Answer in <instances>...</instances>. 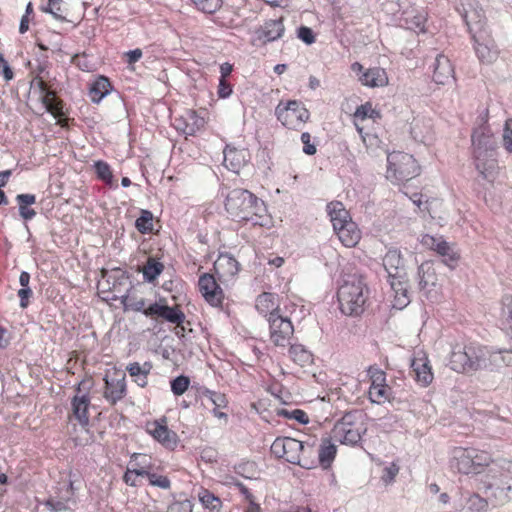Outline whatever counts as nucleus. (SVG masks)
Here are the masks:
<instances>
[{
    "label": "nucleus",
    "instance_id": "obj_47",
    "mask_svg": "<svg viewBox=\"0 0 512 512\" xmlns=\"http://www.w3.org/2000/svg\"><path fill=\"white\" fill-rule=\"evenodd\" d=\"M142 474H144V477H146L149 483L153 486L159 487L161 489H169L171 486V482L166 476L149 472L147 470L143 471Z\"/></svg>",
    "mask_w": 512,
    "mask_h": 512
},
{
    "label": "nucleus",
    "instance_id": "obj_59",
    "mask_svg": "<svg viewBox=\"0 0 512 512\" xmlns=\"http://www.w3.org/2000/svg\"><path fill=\"white\" fill-rule=\"evenodd\" d=\"M271 453L277 458H284L285 455V437H278L271 445Z\"/></svg>",
    "mask_w": 512,
    "mask_h": 512
},
{
    "label": "nucleus",
    "instance_id": "obj_33",
    "mask_svg": "<svg viewBox=\"0 0 512 512\" xmlns=\"http://www.w3.org/2000/svg\"><path fill=\"white\" fill-rule=\"evenodd\" d=\"M434 251L443 257V263L445 265L452 269L455 268L459 260V255L452 249L448 242L442 239L440 243L436 245Z\"/></svg>",
    "mask_w": 512,
    "mask_h": 512
},
{
    "label": "nucleus",
    "instance_id": "obj_12",
    "mask_svg": "<svg viewBox=\"0 0 512 512\" xmlns=\"http://www.w3.org/2000/svg\"><path fill=\"white\" fill-rule=\"evenodd\" d=\"M105 389L103 397L112 405L124 398L126 395V381L124 374H106Z\"/></svg>",
    "mask_w": 512,
    "mask_h": 512
},
{
    "label": "nucleus",
    "instance_id": "obj_18",
    "mask_svg": "<svg viewBox=\"0 0 512 512\" xmlns=\"http://www.w3.org/2000/svg\"><path fill=\"white\" fill-rule=\"evenodd\" d=\"M414 380L422 387H427L433 381V373L425 354H418L411 362Z\"/></svg>",
    "mask_w": 512,
    "mask_h": 512
},
{
    "label": "nucleus",
    "instance_id": "obj_62",
    "mask_svg": "<svg viewBox=\"0 0 512 512\" xmlns=\"http://www.w3.org/2000/svg\"><path fill=\"white\" fill-rule=\"evenodd\" d=\"M301 141L303 143V152L305 154L314 155L316 153V147L311 143V136L308 132L302 133Z\"/></svg>",
    "mask_w": 512,
    "mask_h": 512
},
{
    "label": "nucleus",
    "instance_id": "obj_41",
    "mask_svg": "<svg viewBox=\"0 0 512 512\" xmlns=\"http://www.w3.org/2000/svg\"><path fill=\"white\" fill-rule=\"evenodd\" d=\"M205 125L203 117L197 115L195 111H188L186 115V125L184 132L188 135H194L200 131Z\"/></svg>",
    "mask_w": 512,
    "mask_h": 512
},
{
    "label": "nucleus",
    "instance_id": "obj_19",
    "mask_svg": "<svg viewBox=\"0 0 512 512\" xmlns=\"http://www.w3.org/2000/svg\"><path fill=\"white\" fill-rule=\"evenodd\" d=\"M433 80L437 84H447L454 79V68L449 58L443 54H438L432 64Z\"/></svg>",
    "mask_w": 512,
    "mask_h": 512
},
{
    "label": "nucleus",
    "instance_id": "obj_4",
    "mask_svg": "<svg viewBox=\"0 0 512 512\" xmlns=\"http://www.w3.org/2000/svg\"><path fill=\"white\" fill-rule=\"evenodd\" d=\"M369 289L361 277L351 276L337 292L340 310L348 316H358L364 312Z\"/></svg>",
    "mask_w": 512,
    "mask_h": 512
},
{
    "label": "nucleus",
    "instance_id": "obj_37",
    "mask_svg": "<svg viewBox=\"0 0 512 512\" xmlns=\"http://www.w3.org/2000/svg\"><path fill=\"white\" fill-rule=\"evenodd\" d=\"M41 101L46 110L51 113L55 118H60L64 115L63 102L56 97L55 92L48 93L47 96H42Z\"/></svg>",
    "mask_w": 512,
    "mask_h": 512
},
{
    "label": "nucleus",
    "instance_id": "obj_45",
    "mask_svg": "<svg viewBox=\"0 0 512 512\" xmlns=\"http://www.w3.org/2000/svg\"><path fill=\"white\" fill-rule=\"evenodd\" d=\"M472 38L475 41V51L479 60L487 63L492 62L495 58V53L486 44L479 43L476 34H473Z\"/></svg>",
    "mask_w": 512,
    "mask_h": 512
},
{
    "label": "nucleus",
    "instance_id": "obj_43",
    "mask_svg": "<svg viewBox=\"0 0 512 512\" xmlns=\"http://www.w3.org/2000/svg\"><path fill=\"white\" fill-rule=\"evenodd\" d=\"M160 318L170 323L180 325L185 320V314L178 308V306H166Z\"/></svg>",
    "mask_w": 512,
    "mask_h": 512
},
{
    "label": "nucleus",
    "instance_id": "obj_39",
    "mask_svg": "<svg viewBox=\"0 0 512 512\" xmlns=\"http://www.w3.org/2000/svg\"><path fill=\"white\" fill-rule=\"evenodd\" d=\"M164 265L153 257L147 259L143 266V277L148 282H153L162 273Z\"/></svg>",
    "mask_w": 512,
    "mask_h": 512
},
{
    "label": "nucleus",
    "instance_id": "obj_53",
    "mask_svg": "<svg viewBox=\"0 0 512 512\" xmlns=\"http://www.w3.org/2000/svg\"><path fill=\"white\" fill-rule=\"evenodd\" d=\"M279 414L288 419H294L301 424H307L309 422L307 413L301 409H294L292 411L282 409Z\"/></svg>",
    "mask_w": 512,
    "mask_h": 512
},
{
    "label": "nucleus",
    "instance_id": "obj_20",
    "mask_svg": "<svg viewBox=\"0 0 512 512\" xmlns=\"http://www.w3.org/2000/svg\"><path fill=\"white\" fill-rule=\"evenodd\" d=\"M90 396L88 393L82 395L76 394L71 400L73 417L79 422L82 427H86L89 424V407H90Z\"/></svg>",
    "mask_w": 512,
    "mask_h": 512
},
{
    "label": "nucleus",
    "instance_id": "obj_36",
    "mask_svg": "<svg viewBox=\"0 0 512 512\" xmlns=\"http://www.w3.org/2000/svg\"><path fill=\"white\" fill-rule=\"evenodd\" d=\"M473 466L475 470V475H482L485 473V470L488 469V466L495 462V460L491 459L490 455L485 451H479L473 448Z\"/></svg>",
    "mask_w": 512,
    "mask_h": 512
},
{
    "label": "nucleus",
    "instance_id": "obj_6",
    "mask_svg": "<svg viewBox=\"0 0 512 512\" xmlns=\"http://www.w3.org/2000/svg\"><path fill=\"white\" fill-rule=\"evenodd\" d=\"M365 414L361 410H352L345 413L338 420L332 430L335 440L346 445H356L366 432L367 428L364 423Z\"/></svg>",
    "mask_w": 512,
    "mask_h": 512
},
{
    "label": "nucleus",
    "instance_id": "obj_50",
    "mask_svg": "<svg viewBox=\"0 0 512 512\" xmlns=\"http://www.w3.org/2000/svg\"><path fill=\"white\" fill-rule=\"evenodd\" d=\"M199 500L204 507L211 510L218 509L221 504V501L218 497H216L213 493L205 489L199 492Z\"/></svg>",
    "mask_w": 512,
    "mask_h": 512
},
{
    "label": "nucleus",
    "instance_id": "obj_31",
    "mask_svg": "<svg viewBox=\"0 0 512 512\" xmlns=\"http://www.w3.org/2000/svg\"><path fill=\"white\" fill-rule=\"evenodd\" d=\"M284 33V25L282 19H271L262 26V36L266 41H275Z\"/></svg>",
    "mask_w": 512,
    "mask_h": 512
},
{
    "label": "nucleus",
    "instance_id": "obj_48",
    "mask_svg": "<svg viewBox=\"0 0 512 512\" xmlns=\"http://www.w3.org/2000/svg\"><path fill=\"white\" fill-rule=\"evenodd\" d=\"M199 11L203 13H215L221 6L222 0H192Z\"/></svg>",
    "mask_w": 512,
    "mask_h": 512
},
{
    "label": "nucleus",
    "instance_id": "obj_61",
    "mask_svg": "<svg viewBox=\"0 0 512 512\" xmlns=\"http://www.w3.org/2000/svg\"><path fill=\"white\" fill-rule=\"evenodd\" d=\"M166 306L167 305H162L158 302H155L144 310V315L147 317H160Z\"/></svg>",
    "mask_w": 512,
    "mask_h": 512
},
{
    "label": "nucleus",
    "instance_id": "obj_34",
    "mask_svg": "<svg viewBox=\"0 0 512 512\" xmlns=\"http://www.w3.org/2000/svg\"><path fill=\"white\" fill-rule=\"evenodd\" d=\"M464 20L468 26L471 35L481 32L485 24V17L483 13L477 10L466 11Z\"/></svg>",
    "mask_w": 512,
    "mask_h": 512
},
{
    "label": "nucleus",
    "instance_id": "obj_3",
    "mask_svg": "<svg viewBox=\"0 0 512 512\" xmlns=\"http://www.w3.org/2000/svg\"><path fill=\"white\" fill-rule=\"evenodd\" d=\"M475 168L483 179L493 182L498 174V164L494 155L495 140L487 124H482L473 131Z\"/></svg>",
    "mask_w": 512,
    "mask_h": 512
},
{
    "label": "nucleus",
    "instance_id": "obj_46",
    "mask_svg": "<svg viewBox=\"0 0 512 512\" xmlns=\"http://www.w3.org/2000/svg\"><path fill=\"white\" fill-rule=\"evenodd\" d=\"M62 0H48L47 7L42 8L43 12L50 13L55 19L66 21L65 10L61 7Z\"/></svg>",
    "mask_w": 512,
    "mask_h": 512
},
{
    "label": "nucleus",
    "instance_id": "obj_10",
    "mask_svg": "<svg viewBox=\"0 0 512 512\" xmlns=\"http://www.w3.org/2000/svg\"><path fill=\"white\" fill-rule=\"evenodd\" d=\"M267 321L269 323L271 342L275 346L282 348L290 345V340L294 334L291 320L280 313H273L267 318Z\"/></svg>",
    "mask_w": 512,
    "mask_h": 512
},
{
    "label": "nucleus",
    "instance_id": "obj_23",
    "mask_svg": "<svg viewBox=\"0 0 512 512\" xmlns=\"http://www.w3.org/2000/svg\"><path fill=\"white\" fill-rule=\"evenodd\" d=\"M341 243L346 247H354L361 239V232L355 222L348 221V223L338 227L334 230Z\"/></svg>",
    "mask_w": 512,
    "mask_h": 512
},
{
    "label": "nucleus",
    "instance_id": "obj_29",
    "mask_svg": "<svg viewBox=\"0 0 512 512\" xmlns=\"http://www.w3.org/2000/svg\"><path fill=\"white\" fill-rule=\"evenodd\" d=\"M151 369L152 364L150 362H144L142 365L138 362H134L127 366V371L130 376L135 378V382L140 387H145L147 385V376Z\"/></svg>",
    "mask_w": 512,
    "mask_h": 512
},
{
    "label": "nucleus",
    "instance_id": "obj_14",
    "mask_svg": "<svg viewBox=\"0 0 512 512\" xmlns=\"http://www.w3.org/2000/svg\"><path fill=\"white\" fill-rule=\"evenodd\" d=\"M199 289L205 300L212 306L218 307L222 305L224 294L211 274H204L199 278Z\"/></svg>",
    "mask_w": 512,
    "mask_h": 512
},
{
    "label": "nucleus",
    "instance_id": "obj_25",
    "mask_svg": "<svg viewBox=\"0 0 512 512\" xmlns=\"http://www.w3.org/2000/svg\"><path fill=\"white\" fill-rule=\"evenodd\" d=\"M223 153L224 164L234 172H238V170L247 162L248 152L245 149H237L227 145Z\"/></svg>",
    "mask_w": 512,
    "mask_h": 512
},
{
    "label": "nucleus",
    "instance_id": "obj_5",
    "mask_svg": "<svg viewBox=\"0 0 512 512\" xmlns=\"http://www.w3.org/2000/svg\"><path fill=\"white\" fill-rule=\"evenodd\" d=\"M503 357L500 352L488 353L484 349L465 347L454 349L450 356L451 369L457 372H470L497 364Z\"/></svg>",
    "mask_w": 512,
    "mask_h": 512
},
{
    "label": "nucleus",
    "instance_id": "obj_42",
    "mask_svg": "<svg viewBox=\"0 0 512 512\" xmlns=\"http://www.w3.org/2000/svg\"><path fill=\"white\" fill-rule=\"evenodd\" d=\"M135 226L137 230L142 233L146 234L153 230V214L152 212L148 210H142L141 215L139 218H137L135 222Z\"/></svg>",
    "mask_w": 512,
    "mask_h": 512
},
{
    "label": "nucleus",
    "instance_id": "obj_13",
    "mask_svg": "<svg viewBox=\"0 0 512 512\" xmlns=\"http://www.w3.org/2000/svg\"><path fill=\"white\" fill-rule=\"evenodd\" d=\"M147 431L166 448L174 449L178 444V435L167 427L165 417L149 423Z\"/></svg>",
    "mask_w": 512,
    "mask_h": 512
},
{
    "label": "nucleus",
    "instance_id": "obj_16",
    "mask_svg": "<svg viewBox=\"0 0 512 512\" xmlns=\"http://www.w3.org/2000/svg\"><path fill=\"white\" fill-rule=\"evenodd\" d=\"M214 270L221 282H228L238 273L239 263L229 253H222L214 262Z\"/></svg>",
    "mask_w": 512,
    "mask_h": 512
},
{
    "label": "nucleus",
    "instance_id": "obj_1",
    "mask_svg": "<svg viewBox=\"0 0 512 512\" xmlns=\"http://www.w3.org/2000/svg\"><path fill=\"white\" fill-rule=\"evenodd\" d=\"M477 480L478 490L489 497L493 507L505 505L511 500L512 461L496 459Z\"/></svg>",
    "mask_w": 512,
    "mask_h": 512
},
{
    "label": "nucleus",
    "instance_id": "obj_63",
    "mask_svg": "<svg viewBox=\"0 0 512 512\" xmlns=\"http://www.w3.org/2000/svg\"><path fill=\"white\" fill-rule=\"evenodd\" d=\"M143 471H145V470L144 469L127 470V472L123 476L124 482L127 485L136 486L137 485L136 484L137 477L138 476H143L144 477V474H142Z\"/></svg>",
    "mask_w": 512,
    "mask_h": 512
},
{
    "label": "nucleus",
    "instance_id": "obj_57",
    "mask_svg": "<svg viewBox=\"0 0 512 512\" xmlns=\"http://www.w3.org/2000/svg\"><path fill=\"white\" fill-rule=\"evenodd\" d=\"M121 303L124 305L125 310L131 309L133 311L144 313V310L146 309L144 299L129 302V297L125 295L122 297Z\"/></svg>",
    "mask_w": 512,
    "mask_h": 512
},
{
    "label": "nucleus",
    "instance_id": "obj_26",
    "mask_svg": "<svg viewBox=\"0 0 512 512\" xmlns=\"http://www.w3.org/2000/svg\"><path fill=\"white\" fill-rule=\"evenodd\" d=\"M327 213L330 216V220L333 225V229L348 223L351 221L349 212L345 209L344 205L339 201L330 202L326 207Z\"/></svg>",
    "mask_w": 512,
    "mask_h": 512
},
{
    "label": "nucleus",
    "instance_id": "obj_22",
    "mask_svg": "<svg viewBox=\"0 0 512 512\" xmlns=\"http://www.w3.org/2000/svg\"><path fill=\"white\" fill-rule=\"evenodd\" d=\"M391 289L394 292V303L393 307L402 309L406 307L410 302L409 291H408V278L404 276L403 279H392L389 280Z\"/></svg>",
    "mask_w": 512,
    "mask_h": 512
},
{
    "label": "nucleus",
    "instance_id": "obj_27",
    "mask_svg": "<svg viewBox=\"0 0 512 512\" xmlns=\"http://www.w3.org/2000/svg\"><path fill=\"white\" fill-rule=\"evenodd\" d=\"M111 84L107 77L99 76L90 86L89 96L93 103L100 101L110 92Z\"/></svg>",
    "mask_w": 512,
    "mask_h": 512
},
{
    "label": "nucleus",
    "instance_id": "obj_28",
    "mask_svg": "<svg viewBox=\"0 0 512 512\" xmlns=\"http://www.w3.org/2000/svg\"><path fill=\"white\" fill-rule=\"evenodd\" d=\"M337 448L329 439L323 440L318 449L315 448V454H318V462L326 469L330 467L336 456Z\"/></svg>",
    "mask_w": 512,
    "mask_h": 512
},
{
    "label": "nucleus",
    "instance_id": "obj_35",
    "mask_svg": "<svg viewBox=\"0 0 512 512\" xmlns=\"http://www.w3.org/2000/svg\"><path fill=\"white\" fill-rule=\"evenodd\" d=\"M369 399L376 404L391 402L394 399V393L388 385L369 388Z\"/></svg>",
    "mask_w": 512,
    "mask_h": 512
},
{
    "label": "nucleus",
    "instance_id": "obj_17",
    "mask_svg": "<svg viewBox=\"0 0 512 512\" xmlns=\"http://www.w3.org/2000/svg\"><path fill=\"white\" fill-rule=\"evenodd\" d=\"M471 453H473V448L455 447L450 461L451 468L462 474H475Z\"/></svg>",
    "mask_w": 512,
    "mask_h": 512
},
{
    "label": "nucleus",
    "instance_id": "obj_24",
    "mask_svg": "<svg viewBox=\"0 0 512 512\" xmlns=\"http://www.w3.org/2000/svg\"><path fill=\"white\" fill-rule=\"evenodd\" d=\"M255 307L259 313L268 318L273 313H280L279 297L274 293L263 292L257 296Z\"/></svg>",
    "mask_w": 512,
    "mask_h": 512
},
{
    "label": "nucleus",
    "instance_id": "obj_32",
    "mask_svg": "<svg viewBox=\"0 0 512 512\" xmlns=\"http://www.w3.org/2000/svg\"><path fill=\"white\" fill-rule=\"evenodd\" d=\"M490 503L489 497H482L480 494L474 492L470 493L466 498L464 508L468 512H486L488 511Z\"/></svg>",
    "mask_w": 512,
    "mask_h": 512
},
{
    "label": "nucleus",
    "instance_id": "obj_56",
    "mask_svg": "<svg viewBox=\"0 0 512 512\" xmlns=\"http://www.w3.org/2000/svg\"><path fill=\"white\" fill-rule=\"evenodd\" d=\"M502 141L504 148L512 153V119H507L505 122Z\"/></svg>",
    "mask_w": 512,
    "mask_h": 512
},
{
    "label": "nucleus",
    "instance_id": "obj_38",
    "mask_svg": "<svg viewBox=\"0 0 512 512\" xmlns=\"http://www.w3.org/2000/svg\"><path fill=\"white\" fill-rule=\"evenodd\" d=\"M405 25L408 29L417 32H425L426 16L420 12H405Z\"/></svg>",
    "mask_w": 512,
    "mask_h": 512
},
{
    "label": "nucleus",
    "instance_id": "obj_64",
    "mask_svg": "<svg viewBox=\"0 0 512 512\" xmlns=\"http://www.w3.org/2000/svg\"><path fill=\"white\" fill-rule=\"evenodd\" d=\"M32 87H37L42 94V96H47L48 93H53L54 91L51 90L46 82L43 80L42 77H35L34 80L31 82Z\"/></svg>",
    "mask_w": 512,
    "mask_h": 512
},
{
    "label": "nucleus",
    "instance_id": "obj_15",
    "mask_svg": "<svg viewBox=\"0 0 512 512\" xmlns=\"http://www.w3.org/2000/svg\"><path fill=\"white\" fill-rule=\"evenodd\" d=\"M382 265L387 273L388 281L392 279H403L407 276L404 260L401 252L397 249H389L382 259Z\"/></svg>",
    "mask_w": 512,
    "mask_h": 512
},
{
    "label": "nucleus",
    "instance_id": "obj_58",
    "mask_svg": "<svg viewBox=\"0 0 512 512\" xmlns=\"http://www.w3.org/2000/svg\"><path fill=\"white\" fill-rule=\"evenodd\" d=\"M298 38L301 39L305 44L311 45L315 42V35L311 28L307 26H301L297 32Z\"/></svg>",
    "mask_w": 512,
    "mask_h": 512
},
{
    "label": "nucleus",
    "instance_id": "obj_52",
    "mask_svg": "<svg viewBox=\"0 0 512 512\" xmlns=\"http://www.w3.org/2000/svg\"><path fill=\"white\" fill-rule=\"evenodd\" d=\"M190 384V380L186 376H178L171 381V390L172 392L179 396L186 392Z\"/></svg>",
    "mask_w": 512,
    "mask_h": 512
},
{
    "label": "nucleus",
    "instance_id": "obj_49",
    "mask_svg": "<svg viewBox=\"0 0 512 512\" xmlns=\"http://www.w3.org/2000/svg\"><path fill=\"white\" fill-rule=\"evenodd\" d=\"M202 395L209 399V401L214 405V408H225L228 404V400L223 393L204 389L202 391Z\"/></svg>",
    "mask_w": 512,
    "mask_h": 512
},
{
    "label": "nucleus",
    "instance_id": "obj_8",
    "mask_svg": "<svg viewBox=\"0 0 512 512\" xmlns=\"http://www.w3.org/2000/svg\"><path fill=\"white\" fill-rule=\"evenodd\" d=\"M284 459L297 464L305 469H312L316 466L315 444L299 441L291 437H285Z\"/></svg>",
    "mask_w": 512,
    "mask_h": 512
},
{
    "label": "nucleus",
    "instance_id": "obj_55",
    "mask_svg": "<svg viewBox=\"0 0 512 512\" xmlns=\"http://www.w3.org/2000/svg\"><path fill=\"white\" fill-rule=\"evenodd\" d=\"M192 502L189 499H183L172 502L166 512H192Z\"/></svg>",
    "mask_w": 512,
    "mask_h": 512
},
{
    "label": "nucleus",
    "instance_id": "obj_30",
    "mask_svg": "<svg viewBox=\"0 0 512 512\" xmlns=\"http://www.w3.org/2000/svg\"><path fill=\"white\" fill-rule=\"evenodd\" d=\"M359 80L363 85L370 87L383 86L387 82L386 73L380 68L367 70L360 76Z\"/></svg>",
    "mask_w": 512,
    "mask_h": 512
},
{
    "label": "nucleus",
    "instance_id": "obj_51",
    "mask_svg": "<svg viewBox=\"0 0 512 512\" xmlns=\"http://www.w3.org/2000/svg\"><path fill=\"white\" fill-rule=\"evenodd\" d=\"M368 375L370 377V380H371V385L370 387H379V386H383V385H387L386 384V373L379 369L378 367H375V366H370L368 368Z\"/></svg>",
    "mask_w": 512,
    "mask_h": 512
},
{
    "label": "nucleus",
    "instance_id": "obj_21",
    "mask_svg": "<svg viewBox=\"0 0 512 512\" xmlns=\"http://www.w3.org/2000/svg\"><path fill=\"white\" fill-rule=\"evenodd\" d=\"M436 269L431 262H424L418 268V285L421 291L429 293L437 285Z\"/></svg>",
    "mask_w": 512,
    "mask_h": 512
},
{
    "label": "nucleus",
    "instance_id": "obj_7",
    "mask_svg": "<svg viewBox=\"0 0 512 512\" xmlns=\"http://www.w3.org/2000/svg\"><path fill=\"white\" fill-rule=\"evenodd\" d=\"M387 179L405 182L419 174V166L414 157L404 152H392L387 156Z\"/></svg>",
    "mask_w": 512,
    "mask_h": 512
},
{
    "label": "nucleus",
    "instance_id": "obj_11",
    "mask_svg": "<svg viewBox=\"0 0 512 512\" xmlns=\"http://www.w3.org/2000/svg\"><path fill=\"white\" fill-rule=\"evenodd\" d=\"M76 505L73 482L59 483L54 495H50L45 506L55 512L66 511Z\"/></svg>",
    "mask_w": 512,
    "mask_h": 512
},
{
    "label": "nucleus",
    "instance_id": "obj_2",
    "mask_svg": "<svg viewBox=\"0 0 512 512\" xmlns=\"http://www.w3.org/2000/svg\"><path fill=\"white\" fill-rule=\"evenodd\" d=\"M225 209L233 219L254 226L265 227L271 222L264 201L246 189L231 190L225 198Z\"/></svg>",
    "mask_w": 512,
    "mask_h": 512
},
{
    "label": "nucleus",
    "instance_id": "obj_9",
    "mask_svg": "<svg viewBox=\"0 0 512 512\" xmlns=\"http://www.w3.org/2000/svg\"><path fill=\"white\" fill-rule=\"evenodd\" d=\"M277 119L289 129H297L304 124L310 116L304 105L296 100L279 103L275 110Z\"/></svg>",
    "mask_w": 512,
    "mask_h": 512
},
{
    "label": "nucleus",
    "instance_id": "obj_54",
    "mask_svg": "<svg viewBox=\"0 0 512 512\" xmlns=\"http://www.w3.org/2000/svg\"><path fill=\"white\" fill-rule=\"evenodd\" d=\"M398 473L399 466L395 463H391L389 466L384 467L381 480L385 485H389L394 482Z\"/></svg>",
    "mask_w": 512,
    "mask_h": 512
},
{
    "label": "nucleus",
    "instance_id": "obj_44",
    "mask_svg": "<svg viewBox=\"0 0 512 512\" xmlns=\"http://www.w3.org/2000/svg\"><path fill=\"white\" fill-rule=\"evenodd\" d=\"M95 172L102 181L112 186L114 184L113 174L108 163L99 160L94 163Z\"/></svg>",
    "mask_w": 512,
    "mask_h": 512
},
{
    "label": "nucleus",
    "instance_id": "obj_60",
    "mask_svg": "<svg viewBox=\"0 0 512 512\" xmlns=\"http://www.w3.org/2000/svg\"><path fill=\"white\" fill-rule=\"evenodd\" d=\"M374 113L375 111L372 109L371 104L366 103L364 105L359 106L356 109L355 118H360L362 120L366 118H373Z\"/></svg>",
    "mask_w": 512,
    "mask_h": 512
},
{
    "label": "nucleus",
    "instance_id": "obj_40",
    "mask_svg": "<svg viewBox=\"0 0 512 512\" xmlns=\"http://www.w3.org/2000/svg\"><path fill=\"white\" fill-rule=\"evenodd\" d=\"M288 353L293 362L300 366H305L312 361V355L302 345H290Z\"/></svg>",
    "mask_w": 512,
    "mask_h": 512
}]
</instances>
